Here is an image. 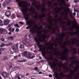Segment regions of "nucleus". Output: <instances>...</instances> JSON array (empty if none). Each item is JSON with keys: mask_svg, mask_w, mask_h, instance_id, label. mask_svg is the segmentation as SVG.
Listing matches in <instances>:
<instances>
[{"mask_svg": "<svg viewBox=\"0 0 79 79\" xmlns=\"http://www.w3.org/2000/svg\"><path fill=\"white\" fill-rule=\"evenodd\" d=\"M49 13L47 15L49 18V26H47L49 30L47 29H44L42 28V26H40L39 27H37L36 30L34 28L30 29V31L31 32L29 37L30 38H33L35 34L36 35L34 37V40L39 45L40 42H45L46 43L47 41L45 40V39H48L50 37V34L47 35L45 33H48V32L50 34H53L55 33V31H58V25L57 23H59L61 24H63V19L61 17L55 19L52 18V16L50 15V12L49 11Z\"/></svg>", "mask_w": 79, "mask_h": 79, "instance_id": "1", "label": "nucleus"}, {"mask_svg": "<svg viewBox=\"0 0 79 79\" xmlns=\"http://www.w3.org/2000/svg\"><path fill=\"white\" fill-rule=\"evenodd\" d=\"M31 1H33L32 5L33 6H35V7L36 9L35 10L34 8L31 7L29 10L31 13H37V11H41L42 13H46V9H45V2L47 4L51 6H52V1H48V2L46 1V0H43V3H42V5H40V3L39 2H36L35 1L36 0H30Z\"/></svg>", "mask_w": 79, "mask_h": 79, "instance_id": "2", "label": "nucleus"}, {"mask_svg": "<svg viewBox=\"0 0 79 79\" xmlns=\"http://www.w3.org/2000/svg\"><path fill=\"white\" fill-rule=\"evenodd\" d=\"M19 6L22 7V8L21 9L22 12L24 15V17L26 20L29 19V16L31 15V14H27L28 12V9H27V6H30V5L28 4L27 1H22L18 3ZM33 16V15H31Z\"/></svg>", "mask_w": 79, "mask_h": 79, "instance_id": "3", "label": "nucleus"}, {"mask_svg": "<svg viewBox=\"0 0 79 79\" xmlns=\"http://www.w3.org/2000/svg\"><path fill=\"white\" fill-rule=\"evenodd\" d=\"M23 55H24L25 57L27 58H29V59H33L34 58V56L31 55L30 53L27 52V51H24L23 52Z\"/></svg>", "mask_w": 79, "mask_h": 79, "instance_id": "4", "label": "nucleus"}, {"mask_svg": "<svg viewBox=\"0 0 79 79\" xmlns=\"http://www.w3.org/2000/svg\"><path fill=\"white\" fill-rule=\"evenodd\" d=\"M61 8L58 7L57 8V10H56V12L55 14V15L54 16V18H57V17H58V14L60 15V11H61Z\"/></svg>", "mask_w": 79, "mask_h": 79, "instance_id": "5", "label": "nucleus"}, {"mask_svg": "<svg viewBox=\"0 0 79 79\" xmlns=\"http://www.w3.org/2000/svg\"><path fill=\"white\" fill-rule=\"evenodd\" d=\"M13 49L14 50L15 53H19L18 44H16L14 45Z\"/></svg>", "mask_w": 79, "mask_h": 79, "instance_id": "6", "label": "nucleus"}, {"mask_svg": "<svg viewBox=\"0 0 79 79\" xmlns=\"http://www.w3.org/2000/svg\"><path fill=\"white\" fill-rule=\"evenodd\" d=\"M10 23V20L6 19L4 21V24L5 26H6Z\"/></svg>", "mask_w": 79, "mask_h": 79, "instance_id": "7", "label": "nucleus"}, {"mask_svg": "<svg viewBox=\"0 0 79 79\" xmlns=\"http://www.w3.org/2000/svg\"><path fill=\"white\" fill-rule=\"evenodd\" d=\"M77 27L76 25L75 24H74L72 26V28H69V30L70 31H73V29H76Z\"/></svg>", "mask_w": 79, "mask_h": 79, "instance_id": "8", "label": "nucleus"}, {"mask_svg": "<svg viewBox=\"0 0 79 79\" xmlns=\"http://www.w3.org/2000/svg\"><path fill=\"white\" fill-rule=\"evenodd\" d=\"M71 51L72 53H77L76 48H73L71 49Z\"/></svg>", "mask_w": 79, "mask_h": 79, "instance_id": "9", "label": "nucleus"}, {"mask_svg": "<svg viewBox=\"0 0 79 79\" xmlns=\"http://www.w3.org/2000/svg\"><path fill=\"white\" fill-rule=\"evenodd\" d=\"M2 75L3 77H5V78H6V77H7V74L5 72H4L2 73Z\"/></svg>", "mask_w": 79, "mask_h": 79, "instance_id": "10", "label": "nucleus"}, {"mask_svg": "<svg viewBox=\"0 0 79 79\" xmlns=\"http://www.w3.org/2000/svg\"><path fill=\"white\" fill-rule=\"evenodd\" d=\"M6 15V16L9 17L10 16V12L7 11H6L5 13Z\"/></svg>", "mask_w": 79, "mask_h": 79, "instance_id": "11", "label": "nucleus"}, {"mask_svg": "<svg viewBox=\"0 0 79 79\" xmlns=\"http://www.w3.org/2000/svg\"><path fill=\"white\" fill-rule=\"evenodd\" d=\"M75 11L76 12H79V9L78 7L77 6H75L74 7Z\"/></svg>", "mask_w": 79, "mask_h": 79, "instance_id": "12", "label": "nucleus"}, {"mask_svg": "<svg viewBox=\"0 0 79 79\" xmlns=\"http://www.w3.org/2000/svg\"><path fill=\"white\" fill-rule=\"evenodd\" d=\"M5 32V29H0V34H3V32Z\"/></svg>", "mask_w": 79, "mask_h": 79, "instance_id": "13", "label": "nucleus"}, {"mask_svg": "<svg viewBox=\"0 0 79 79\" xmlns=\"http://www.w3.org/2000/svg\"><path fill=\"white\" fill-rule=\"evenodd\" d=\"M8 39H10L11 40H14V37L13 36H10L7 38Z\"/></svg>", "mask_w": 79, "mask_h": 79, "instance_id": "14", "label": "nucleus"}, {"mask_svg": "<svg viewBox=\"0 0 79 79\" xmlns=\"http://www.w3.org/2000/svg\"><path fill=\"white\" fill-rule=\"evenodd\" d=\"M26 40H27V39H25V40H23V44L24 45H26Z\"/></svg>", "mask_w": 79, "mask_h": 79, "instance_id": "15", "label": "nucleus"}, {"mask_svg": "<svg viewBox=\"0 0 79 79\" xmlns=\"http://www.w3.org/2000/svg\"><path fill=\"white\" fill-rule=\"evenodd\" d=\"M15 77L16 78H17V79H21V78L19 77V75L18 74H16V75L15 76Z\"/></svg>", "mask_w": 79, "mask_h": 79, "instance_id": "16", "label": "nucleus"}, {"mask_svg": "<svg viewBox=\"0 0 79 79\" xmlns=\"http://www.w3.org/2000/svg\"><path fill=\"white\" fill-rule=\"evenodd\" d=\"M12 24H13V23H11L8 25V27H11L10 29H11V28L12 27H13V26H12Z\"/></svg>", "mask_w": 79, "mask_h": 79, "instance_id": "17", "label": "nucleus"}, {"mask_svg": "<svg viewBox=\"0 0 79 79\" xmlns=\"http://www.w3.org/2000/svg\"><path fill=\"white\" fill-rule=\"evenodd\" d=\"M18 61H19V62H26V60H25L23 59L21 60Z\"/></svg>", "mask_w": 79, "mask_h": 79, "instance_id": "18", "label": "nucleus"}, {"mask_svg": "<svg viewBox=\"0 0 79 79\" xmlns=\"http://www.w3.org/2000/svg\"><path fill=\"white\" fill-rule=\"evenodd\" d=\"M14 26H15V27H18V28H19V26L18 24H15Z\"/></svg>", "mask_w": 79, "mask_h": 79, "instance_id": "19", "label": "nucleus"}, {"mask_svg": "<svg viewBox=\"0 0 79 79\" xmlns=\"http://www.w3.org/2000/svg\"><path fill=\"white\" fill-rule=\"evenodd\" d=\"M25 45H26V46H30V43L28 42L27 43H26V44H25Z\"/></svg>", "mask_w": 79, "mask_h": 79, "instance_id": "20", "label": "nucleus"}, {"mask_svg": "<svg viewBox=\"0 0 79 79\" xmlns=\"http://www.w3.org/2000/svg\"><path fill=\"white\" fill-rule=\"evenodd\" d=\"M5 44L4 43H2L0 45V47H4V46H5Z\"/></svg>", "mask_w": 79, "mask_h": 79, "instance_id": "21", "label": "nucleus"}, {"mask_svg": "<svg viewBox=\"0 0 79 79\" xmlns=\"http://www.w3.org/2000/svg\"><path fill=\"white\" fill-rule=\"evenodd\" d=\"M0 24L1 26H3V23H2V21L1 19H0Z\"/></svg>", "mask_w": 79, "mask_h": 79, "instance_id": "22", "label": "nucleus"}, {"mask_svg": "<svg viewBox=\"0 0 79 79\" xmlns=\"http://www.w3.org/2000/svg\"><path fill=\"white\" fill-rule=\"evenodd\" d=\"M10 0H6V2L7 4H9L10 3Z\"/></svg>", "mask_w": 79, "mask_h": 79, "instance_id": "23", "label": "nucleus"}, {"mask_svg": "<svg viewBox=\"0 0 79 79\" xmlns=\"http://www.w3.org/2000/svg\"><path fill=\"white\" fill-rule=\"evenodd\" d=\"M20 48H24V45H20Z\"/></svg>", "mask_w": 79, "mask_h": 79, "instance_id": "24", "label": "nucleus"}, {"mask_svg": "<svg viewBox=\"0 0 79 79\" xmlns=\"http://www.w3.org/2000/svg\"><path fill=\"white\" fill-rule=\"evenodd\" d=\"M54 6H57V5H58V3L57 2H54Z\"/></svg>", "mask_w": 79, "mask_h": 79, "instance_id": "25", "label": "nucleus"}, {"mask_svg": "<svg viewBox=\"0 0 79 79\" xmlns=\"http://www.w3.org/2000/svg\"><path fill=\"white\" fill-rule=\"evenodd\" d=\"M31 22L30 21H27V23L28 25H29V24H31Z\"/></svg>", "mask_w": 79, "mask_h": 79, "instance_id": "26", "label": "nucleus"}, {"mask_svg": "<svg viewBox=\"0 0 79 79\" xmlns=\"http://www.w3.org/2000/svg\"><path fill=\"white\" fill-rule=\"evenodd\" d=\"M33 69H34V70H35L36 71L38 69V68H37V67H35Z\"/></svg>", "mask_w": 79, "mask_h": 79, "instance_id": "27", "label": "nucleus"}, {"mask_svg": "<svg viewBox=\"0 0 79 79\" xmlns=\"http://www.w3.org/2000/svg\"><path fill=\"white\" fill-rule=\"evenodd\" d=\"M3 59L4 60H6V59H7V57L6 56H4Z\"/></svg>", "mask_w": 79, "mask_h": 79, "instance_id": "28", "label": "nucleus"}, {"mask_svg": "<svg viewBox=\"0 0 79 79\" xmlns=\"http://www.w3.org/2000/svg\"><path fill=\"white\" fill-rule=\"evenodd\" d=\"M74 2L75 3H77L79 2V0H74Z\"/></svg>", "mask_w": 79, "mask_h": 79, "instance_id": "29", "label": "nucleus"}, {"mask_svg": "<svg viewBox=\"0 0 79 79\" xmlns=\"http://www.w3.org/2000/svg\"><path fill=\"white\" fill-rule=\"evenodd\" d=\"M19 31V30L18 28H16L15 30L16 32H18Z\"/></svg>", "mask_w": 79, "mask_h": 79, "instance_id": "30", "label": "nucleus"}, {"mask_svg": "<svg viewBox=\"0 0 79 79\" xmlns=\"http://www.w3.org/2000/svg\"><path fill=\"white\" fill-rule=\"evenodd\" d=\"M41 47H42V45L40 44L39 45V47L40 48V49L41 48Z\"/></svg>", "mask_w": 79, "mask_h": 79, "instance_id": "31", "label": "nucleus"}, {"mask_svg": "<svg viewBox=\"0 0 79 79\" xmlns=\"http://www.w3.org/2000/svg\"><path fill=\"white\" fill-rule=\"evenodd\" d=\"M65 15V14H64V12H63V13L61 12V15L63 16V15Z\"/></svg>", "mask_w": 79, "mask_h": 79, "instance_id": "32", "label": "nucleus"}, {"mask_svg": "<svg viewBox=\"0 0 79 79\" xmlns=\"http://www.w3.org/2000/svg\"><path fill=\"white\" fill-rule=\"evenodd\" d=\"M63 3H66V0H62Z\"/></svg>", "mask_w": 79, "mask_h": 79, "instance_id": "33", "label": "nucleus"}, {"mask_svg": "<svg viewBox=\"0 0 79 79\" xmlns=\"http://www.w3.org/2000/svg\"><path fill=\"white\" fill-rule=\"evenodd\" d=\"M1 51H4V50H5V49H3V48H1Z\"/></svg>", "mask_w": 79, "mask_h": 79, "instance_id": "34", "label": "nucleus"}, {"mask_svg": "<svg viewBox=\"0 0 79 79\" xmlns=\"http://www.w3.org/2000/svg\"><path fill=\"white\" fill-rule=\"evenodd\" d=\"M1 40H2V41L3 42L5 40V39H4V38H2Z\"/></svg>", "mask_w": 79, "mask_h": 79, "instance_id": "35", "label": "nucleus"}, {"mask_svg": "<svg viewBox=\"0 0 79 79\" xmlns=\"http://www.w3.org/2000/svg\"><path fill=\"white\" fill-rule=\"evenodd\" d=\"M19 23H20V24H24V23H23L21 22H19Z\"/></svg>", "mask_w": 79, "mask_h": 79, "instance_id": "36", "label": "nucleus"}, {"mask_svg": "<svg viewBox=\"0 0 79 79\" xmlns=\"http://www.w3.org/2000/svg\"><path fill=\"white\" fill-rule=\"evenodd\" d=\"M49 77H52V75H51V74H49Z\"/></svg>", "mask_w": 79, "mask_h": 79, "instance_id": "37", "label": "nucleus"}, {"mask_svg": "<svg viewBox=\"0 0 79 79\" xmlns=\"http://www.w3.org/2000/svg\"><path fill=\"white\" fill-rule=\"evenodd\" d=\"M35 71H36L37 72H39V69H38L35 70Z\"/></svg>", "mask_w": 79, "mask_h": 79, "instance_id": "38", "label": "nucleus"}, {"mask_svg": "<svg viewBox=\"0 0 79 79\" xmlns=\"http://www.w3.org/2000/svg\"><path fill=\"white\" fill-rule=\"evenodd\" d=\"M62 5H62V3H60V4H59V6H62Z\"/></svg>", "mask_w": 79, "mask_h": 79, "instance_id": "39", "label": "nucleus"}, {"mask_svg": "<svg viewBox=\"0 0 79 79\" xmlns=\"http://www.w3.org/2000/svg\"><path fill=\"white\" fill-rule=\"evenodd\" d=\"M15 31V29L14 28H12V32H14Z\"/></svg>", "mask_w": 79, "mask_h": 79, "instance_id": "40", "label": "nucleus"}, {"mask_svg": "<svg viewBox=\"0 0 79 79\" xmlns=\"http://www.w3.org/2000/svg\"><path fill=\"white\" fill-rule=\"evenodd\" d=\"M28 75H29V73H27L26 74V76H28Z\"/></svg>", "mask_w": 79, "mask_h": 79, "instance_id": "41", "label": "nucleus"}, {"mask_svg": "<svg viewBox=\"0 0 79 79\" xmlns=\"http://www.w3.org/2000/svg\"><path fill=\"white\" fill-rule=\"evenodd\" d=\"M9 68H10V69H11V68H13V67H12V66H10L9 67Z\"/></svg>", "mask_w": 79, "mask_h": 79, "instance_id": "42", "label": "nucleus"}, {"mask_svg": "<svg viewBox=\"0 0 79 79\" xmlns=\"http://www.w3.org/2000/svg\"><path fill=\"white\" fill-rule=\"evenodd\" d=\"M7 8L8 10H10V9H11V8L9 7H7Z\"/></svg>", "mask_w": 79, "mask_h": 79, "instance_id": "43", "label": "nucleus"}, {"mask_svg": "<svg viewBox=\"0 0 79 79\" xmlns=\"http://www.w3.org/2000/svg\"><path fill=\"white\" fill-rule=\"evenodd\" d=\"M17 56H16L14 57V58L15 59H16L17 58Z\"/></svg>", "mask_w": 79, "mask_h": 79, "instance_id": "44", "label": "nucleus"}, {"mask_svg": "<svg viewBox=\"0 0 79 79\" xmlns=\"http://www.w3.org/2000/svg\"><path fill=\"white\" fill-rule=\"evenodd\" d=\"M8 34H9V35H11V32H9L8 33Z\"/></svg>", "mask_w": 79, "mask_h": 79, "instance_id": "45", "label": "nucleus"}, {"mask_svg": "<svg viewBox=\"0 0 79 79\" xmlns=\"http://www.w3.org/2000/svg\"><path fill=\"white\" fill-rule=\"evenodd\" d=\"M73 15L74 16H76V13H75V12H74L73 13Z\"/></svg>", "mask_w": 79, "mask_h": 79, "instance_id": "46", "label": "nucleus"}, {"mask_svg": "<svg viewBox=\"0 0 79 79\" xmlns=\"http://www.w3.org/2000/svg\"><path fill=\"white\" fill-rule=\"evenodd\" d=\"M29 28V27H28L26 28V29H28Z\"/></svg>", "mask_w": 79, "mask_h": 79, "instance_id": "47", "label": "nucleus"}, {"mask_svg": "<svg viewBox=\"0 0 79 79\" xmlns=\"http://www.w3.org/2000/svg\"><path fill=\"white\" fill-rule=\"evenodd\" d=\"M17 16L18 18H19V15H17Z\"/></svg>", "mask_w": 79, "mask_h": 79, "instance_id": "48", "label": "nucleus"}, {"mask_svg": "<svg viewBox=\"0 0 79 79\" xmlns=\"http://www.w3.org/2000/svg\"><path fill=\"white\" fill-rule=\"evenodd\" d=\"M42 72H40L39 73V74H42Z\"/></svg>", "mask_w": 79, "mask_h": 79, "instance_id": "49", "label": "nucleus"}, {"mask_svg": "<svg viewBox=\"0 0 79 79\" xmlns=\"http://www.w3.org/2000/svg\"><path fill=\"white\" fill-rule=\"evenodd\" d=\"M40 59H42V57H40V56L39 57Z\"/></svg>", "mask_w": 79, "mask_h": 79, "instance_id": "50", "label": "nucleus"}, {"mask_svg": "<svg viewBox=\"0 0 79 79\" xmlns=\"http://www.w3.org/2000/svg\"><path fill=\"white\" fill-rule=\"evenodd\" d=\"M11 18L12 19H14V17H13V16L11 17Z\"/></svg>", "mask_w": 79, "mask_h": 79, "instance_id": "51", "label": "nucleus"}, {"mask_svg": "<svg viewBox=\"0 0 79 79\" xmlns=\"http://www.w3.org/2000/svg\"><path fill=\"white\" fill-rule=\"evenodd\" d=\"M34 52H35V53L37 52V51H34Z\"/></svg>", "mask_w": 79, "mask_h": 79, "instance_id": "52", "label": "nucleus"}, {"mask_svg": "<svg viewBox=\"0 0 79 79\" xmlns=\"http://www.w3.org/2000/svg\"><path fill=\"white\" fill-rule=\"evenodd\" d=\"M0 8H2V6H1V3H0Z\"/></svg>", "mask_w": 79, "mask_h": 79, "instance_id": "53", "label": "nucleus"}, {"mask_svg": "<svg viewBox=\"0 0 79 79\" xmlns=\"http://www.w3.org/2000/svg\"><path fill=\"white\" fill-rule=\"evenodd\" d=\"M2 51H0V55H1V54H2Z\"/></svg>", "mask_w": 79, "mask_h": 79, "instance_id": "54", "label": "nucleus"}, {"mask_svg": "<svg viewBox=\"0 0 79 79\" xmlns=\"http://www.w3.org/2000/svg\"><path fill=\"white\" fill-rule=\"evenodd\" d=\"M51 58L50 59V60H52V56H51Z\"/></svg>", "mask_w": 79, "mask_h": 79, "instance_id": "55", "label": "nucleus"}, {"mask_svg": "<svg viewBox=\"0 0 79 79\" xmlns=\"http://www.w3.org/2000/svg\"><path fill=\"white\" fill-rule=\"evenodd\" d=\"M52 2H55V1H56V0H52Z\"/></svg>", "mask_w": 79, "mask_h": 79, "instance_id": "56", "label": "nucleus"}, {"mask_svg": "<svg viewBox=\"0 0 79 79\" xmlns=\"http://www.w3.org/2000/svg\"><path fill=\"white\" fill-rule=\"evenodd\" d=\"M9 45H11L12 43H9Z\"/></svg>", "mask_w": 79, "mask_h": 79, "instance_id": "57", "label": "nucleus"}, {"mask_svg": "<svg viewBox=\"0 0 79 79\" xmlns=\"http://www.w3.org/2000/svg\"><path fill=\"white\" fill-rule=\"evenodd\" d=\"M0 79H2V77H1V76H0Z\"/></svg>", "mask_w": 79, "mask_h": 79, "instance_id": "58", "label": "nucleus"}, {"mask_svg": "<svg viewBox=\"0 0 79 79\" xmlns=\"http://www.w3.org/2000/svg\"><path fill=\"white\" fill-rule=\"evenodd\" d=\"M70 17H73V16H72V15H70Z\"/></svg>", "mask_w": 79, "mask_h": 79, "instance_id": "59", "label": "nucleus"}, {"mask_svg": "<svg viewBox=\"0 0 79 79\" xmlns=\"http://www.w3.org/2000/svg\"><path fill=\"white\" fill-rule=\"evenodd\" d=\"M77 16L78 17H79V14H77Z\"/></svg>", "mask_w": 79, "mask_h": 79, "instance_id": "60", "label": "nucleus"}, {"mask_svg": "<svg viewBox=\"0 0 79 79\" xmlns=\"http://www.w3.org/2000/svg\"><path fill=\"white\" fill-rule=\"evenodd\" d=\"M31 79H35V78H31Z\"/></svg>", "mask_w": 79, "mask_h": 79, "instance_id": "61", "label": "nucleus"}, {"mask_svg": "<svg viewBox=\"0 0 79 79\" xmlns=\"http://www.w3.org/2000/svg\"><path fill=\"white\" fill-rule=\"evenodd\" d=\"M66 1H67V2H68V1H69V0H66Z\"/></svg>", "mask_w": 79, "mask_h": 79, "instance_id": "62", "label": "nucleus"}, {"mask_svg": "<svg viewBox=\"0 0 79 79\" xmlns=\"http://www.w3.org/2000/svg\"><path fill=\"white\" fill-rule=\"evenodd\" d=\"M68 64H67V66H68Z\"/></svg>", "mask_w": 79, "mask_h": 79, "instance_id": "63", "label": "nucleus"}, {"mask_svg": "<svg viewBox=\"0 0 79 79\" xmlns=\"http://www.w3.org/2000/svg\"><path fill=\"white\" fill-rule=\"evenodd\" d=\"M9 30L10 31H11V30H10V29Z\"/></svg>", "mask_w": 79, "mask_h": 79, "instance_id": "64", "label": "nucleus"}]
</instances>
